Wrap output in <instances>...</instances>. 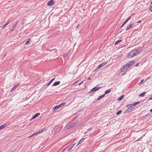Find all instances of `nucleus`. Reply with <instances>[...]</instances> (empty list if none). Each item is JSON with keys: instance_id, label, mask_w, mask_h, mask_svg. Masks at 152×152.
Returning <instances> with one entry per match:
<instances>
[{"instance_id": "1", "label": "nucleus", "mask_w": 152, "mask_h": 152, "mask_svg": "<svg viewBox=\"0 0 152 152\" xmlns=\"http://www.w3.org/2000/svg\"><path fill=\"white\" fill-rule=\"evenodd\" d=\"M142 50L141 49H135L131 51L128 55V57L131 58L134 56L140 53Z\"/></svg>"}, {"instance_id": "2", "label": "nucleus", "mask_w": 152, "mask_h": 152, "mask_svg": "<svg viewBox=\"0 0 152 152\" xmlns=\"http://www.w3.org/2000/svg\"><path fill=\"white\" fill-rule=\"evenodd\" d=\"M139 102H136L133 103L132 104H129L127 105L126 106V107L128 108V109H131V110L133 109V107L135 105H136Z\"/></svg>"}, {"instance_id": "3", "label": "nucleus", "mask_w": 152, "mask_h": 152, "mask_svg": "<svg viewBox=\"0 0 152 152\" xmlns=\"http://www.w3.org/2000/svg\"><path fill=\"white\" fill-rule=\"evenodd\" d=\"M129 68V67L127 65V64H126L121 68V72H123L127 70Z\"/></svg>"}, {"instance_id": "4", "label": "nucleus", "mask_w": 152, "mask_h": 152, "mask_svg": "<svg viewBox=\"0 0 152 152\" xmlns=\"http://www.w3.org/2000/svg\"><path fill=\"white\" fill-rule=\"evenodd\" d=\"M101 88V87H100L98 86H96L92 89L91 91L88 93H91L94 92L96 91L99 89Z\"/></svg>"}, {"instance_id": "5", "label": "nucleus", "mask_w": 152, "mask_h": 152, "mask_svg": "<svg viewBox=\"0 0 152 152\" xmlns=\"http://www.w3.org/2000/svg\"><path fill=\"white\" fill-rule=\"evenodd\" d=\"M77 122H74L69 124L67 127V129H70L75 126L77 124Z\"/></svg>"}, {"instance_id": "6", "label": "nucleus", "mask_w": 152, "mask_h": 152, "mask_svg": "<svg viewBox=\"0 0 152 152\" xmlns=\"http://www.w3.org/2000/svg\"><path fill=\"white\" fill-rule=\"evenodd\" d=\"M54 1L53 0H50L48 3L47 5L49 6H50L54 4Z\"/></svg>"}, {"instance_id": "7", "label": "nucleus", "mask_w": 152, "mask_h": 152, "mask_svg": "<svg viewBox=\"0 0 152 152\" xmlns=\"http://www.w3.org/2000/svg\"><path fill=\"white\" fill-rule=\"evenodd\" d=\"M134 61H129V62H128L127 64V65L128 66L129 68L130 67H131L132 65L134 64Z\"/></svg>"}, {"instance_id": "8", "label": "nucleus", "mask_w": 152, "mask_h": 152, "mask_svg": "<svg viewBox=\"0 0 152 152\" xmlns=\"http://www.w3.org/2000/svg\"><path fill=\"white\" fill-rule=\"evenodd\" d=\"M134 26V23H130V24L126 28V30H128L129 29Z\"/></svg>"}, {"instance_id": "9", "label": "nucleus", "mask_w": 152, "mask_h": 152, "mask_svg": "<svg viewBox=\"0 0 152 152\" xmlns=\"http://www.w3.org/2000/svg\"><path fill=\"white\" fill-rule=\"evenodd\" d=\"M107 63V62H105L102 63V64H100L98 67V69H100L101 67L104 66V65H105Z\"/></svg>"}, {"instance_id": "10", "label": "nucleus", "mask_w": 152, "mask_h": 152, "mask_svg": "<svg viewBox=\"0 0 152 152\" xmlns=\"http://www.w3.org/2000/svg\"><path fill=\"white\" fill-rule=\"evenodd\" d=\"M60 108V107L59 105L54 107L53 108V111H55L56 110H57L59 109Z\"/></svg>"}, {"instance_id": "11", "label": "nucleus", "mask_w": 152, "mask_h": 152, "mask_svg": "<svg viewBox=\"0 0 152 152\" xmlns=\"http://www.w3.org/2000/svg\"><path fill=\"white\" fill-rule=\"evenodd\" d=\"M40 115V113H36L32 118V119H33L34 118H36L37 117L39 116V115Z\"/></svg>"}, {"instance_id": "12", "label": "nucleus", "mask_w": 152, "mask_h": 152, "mask_svg": "<svg viewBox=\"0 0 152 152\" xmlns=\"http://www.w3.org/2000/svg\"><path fill=\"white\" fill-rule=\"evenodd\" d=\"M60 83V82L59 81L53 83L52 86H56L58 85Z\"/></svg>"}, {"instance_id": "13", "label": "nucleus", "mask_w": 152, "mask_h": 152, "mask_svg": "<svg viewBox=\"0 0 152 152\" xmlns=\"http://www.w3.org/2000/svg\"><path fill=\"white\" fill-rule=\"evenodd\" d=\"M85 139V138H82L80 140V141H79V142H78V143L77 144V145L80 144L81 143L83 142L84 141V140Z\"/></svg>"}, {"instance_id": "14", "label": "nucleus", "mask_w": 152, "mask_h": 152, "mask_svg": "<svg viewBox=\"0 0 152 152\" xmlns=\"http://www.w3.org/2000/svg\"><path fill=\"white\" fill-rule=\"evenodd\" d=\"M18 22V21L17 22V23L15 24L14 26H13V27L12 28L11 30V31L10 32H11L12 31H13V30L17 26V23Z\"/></svg>"}, {"instance_id": "15", "label": "nucleus", "mask_w": 152, "mask_h": 152, "mask_svg": "<svg viewBox=\"0 0 152 152\" xmlns=\"http://www.w3.org/2000/svg\"><path fill=\"white\" fill-rule=\"evenodd\" d=\"M7 125L6 124H4L0 126V129L6 127Z\"/></svg>"}, {"instance_id": "16", "label": "nucleus", "mask_w": 152, "mask_h": 152, "mask_svg": "<svg viewBox=\"0 0 152 152\" xmlns=\"http://www.w3.org/2000/svg\"><path fill=\"white\" fill-rule=\"evenodd\" d=\"M19 86V84H18L16 85H15L14 87H13L11 91H13L14 90Z\"/></svg>"}, {"instance_id": "17", "label": "nucleus", "mask_w": 152, "mask_h": 152, "mask_svg": "<svg viewBox=\"0 0 152 152\" xmlns=\"http://www.w3.org/2000/svg\"><path fill=\"white\" fill-rule=\"evenodd\" d=\"M55 78H54L52 79L50 81L49 83L47 84V86H49L52 82L53 81L55 80Z\"/></svg>"}, {"instance_id": "18", "label": "nucleus", "mask_w": 152, "mask_h": 152, "mask_svg": "<svg viewBox=\"0 0 152 152\" xmlns=\"http://www.w3.org/2000/svg\"><path fill=\"white\" fill-rule=\"evenodd\" d=\"M105 96V94H103V95H102L101 96H99L98 97V98H97V100H99V99H101V98H102V97H104Z\"/></svg>"}, {"instance_id": "19", "label": "nucleus", "mask_w": 152, "mask_h": 152, "mask_svg": "<svg viewBox=\"0 0 152 152\" xmlns=\"http://www.w3.org/2000/svg\"><path fill=\"white\" fill-rule=\"evenodd\" d=\"M110 91H111L110 89H108V90H107V91H105V94H105V95L106 94L110 92Z\"/></svg>"}, {"instance_id": "20", "label": "nucleus", "mask_w": 152, "mask_h": 152, "mask_svg": "<svg viewBox=\"0 0 152 152\" xmlns=\"http://www.w3.org/2000/svg\"><path fill=\"white\" fill-rule=\"evenodd\" d=\"M39 134V133L38 132V131H37L36 132H35V133H34L33 134H32L31 136H30L29 137H32L34 135H37V134Z\"/></svg>"}, {"instance_id": "21", "label": "nucleus", "mask_w": 152, "mask_h": 152, "mask_svg": "<svg viewBox=\"0 0 152 152\" xmlns=\"http://www.w3.org/2000/svg\"><path fill=\"white\" fill-rule=\"evenodd\" d=\"M124 95L121 96L120 97H119L118 100V101H120L122 100L124 98Z\"/></svg>"}, {"instance_id": "22", "label": "nucleus", "mask_w": 152, "mask_h": 152, "mask_svg": "<svg viewBox=\"0 0 152 152\" xmlns=\"http://www.w3.org/2000/svg\"><path fill=\"white\" fill-rule=\"evenodd\" d=\"M73 148V147L71 145L69 146V147L68 148V151H69L71 150Z\"/></svg>"}, {"instance_id": "23", "label": "nucleus", "mask_w": 152, "mask_h": 152, "mask_svg": "<svg viewBox=\"0 0 152 152\" xmlns=\"http://www.w3.org/2000/svg\"><path fill=\"white\" fill-rule=\"evenodd\" d=\"M146 93V92H144L142 93V94H140L139 96H141V97H142V96H144V94L145 93Z\"/></svg>"}, {"instance_id": "24", "label": "nucleus", "mask_w": 152, "mask_h": 152, "mask_svg": "<svg viewBox=\"0 0 152 152\" xmlns=\"http://www.w3.org/2000/svg\"><path fill=\"white\" fill-rule=\"evenodd\" d=\"M122 41V40H121V39H119V40H118L117 41L115 42V45H116L117 44L120 42H121V41Z\"/></svg>"}, {"instance_id": "25", "label": "nucleus", "mask_w": 152, "mask_h": 152, "mask_svg": "<svg viewBox=\"0 0 152 152\" xmlns=\"http://www.w3.org/2000/svg\"><path fill=\"white\" fill-rule=\"evenodd\" d=\"M65 104V102H63L60 104L59 105L60 106V107H61L64 105Z\"/></svg>"}, {"instance_id": "26", "label": "nucleus", "mask_w": 152, "mask_h": 152, "mask_svg": "<svg viewBox=\"0 0 152 152\" xmlns=\"http://www.w3.org/2000/svg\"><path fill=\"white\" fill-rule=\"evenodd\" d=\"M45 130V129H42L39 131H38V132L39 133H40L44 132Z\"/></svg>"}, {"instance_id": "27", "label": "nucleus", "mask_w": 152, "mask_h": 152, "mask_svg": "<svg viewBox=\"0 0 152 152\" xmlns=\"http://www.w3.org/2000/svg\"><path fill=\"white\" fill-rule=\"evenodd\" d=\"M122 112V111L121 110H120L119 111H118V112H117L116 113V115H119V114H120Z\"/></svg>"}, {"instance_id": "28", "label": "nucleus", "mask_w": 152, "mask_h": 152, "mask_svg": "<svg viewBox=\"0 0 152 152\" xmlns=\"http://www.w3.org/2000/svg\"><path fill=\"white\" fill-rule=\"evenodd\" d=\"M31 40V39H29L25 43V44L26 45H27L28 44L30 41Z\"/></svg>"}, {"instance_id": "29", "label": "nucleus", "mask_w": 152, "mask_h": 152, "mask_svg": "<svg viewBox=\"0 0 152 152\" xmlns=\"http://www.w3.org/2000/svg\"><path fill=\"white\" fill-rule=\"evenodd\" d=\"M11 21H10L9 22H8L7 23H6V24H4L3 26V28H4L5 26H7L8 24Z\"/></svg>"}, {"instance_id": "30", "label": "nucleus", "mask_w": 152, "mask_h": 152, "mask_svg": "<svg viewBox=\"0 0 152 152\" xmlns=\"http://www.w3.org/2000/svg\"><path fill=\"white\" fill-rule=\"evenodd\" d=\"M143 81H144L143 80H141L140 82L139 83V84L142 83H143Z\"/></svg>"}, {"instance_id": "31", "label": "nucleus", "mask_w": 152, "mask_h": 152, "mask_svg": "<svg viewBox=\"0 0 152 152\" xmlns=\"http://www.w3.org/2000/svg\"><path fill=\"white\" fill-rule=\"evenodd\" d=\"M149 9L152 12V6L150 7Z\"/></svg>"}, {"instance_id": "32", "label": "nucleus", "mask_w": 152, "mask_h": 152, "mask_svg": "<svg viewBox=\"0 0 152 152\" xmlns=\"http://www.w3.org/2000/svg\"><path fill=\"white\" fill-rule=\"evenodd\" d=\"M129 20H128V19H126V21H125V22L124 23V24H125Z\"/></svg>"}, {"instance_id": "33", "label": "nucleus", "mask_w": 152, "mask_h": 152, "mask_svg": "<svg viewBox=\"0 0 152 152\" xmlns=\"http://www.w3.org/2000/svg\"><path fill=\"white\" fill-rule=\"evenodd\" d=\"M92 128H90L88 129V130L89 131H91L92 130Z\"/></svg>"}, {"instance_id": "34", "label": "nucleus", "mask_w": 152, "mask_h": 152, "mask_svg": "<svg viewBox=\"0 0 152 152\" xmlns=\"http://www.w3.org/2000/svg\"><path fill=\"white\" fill-rule=\"evenodd\" d=\"M142 138L141 137H140V138H139L137 140V141H139L141 139H142Z\"/></svg>"}, {"instance_id": "35", "label": "nucleus", "mask_w": 152, "mask_h": 152, "mask_svg": "<svg viewBox=\"0 0 152 152\" xmlns=\"http://www.w3.org/2000/svg\"><path fill=\"white\" fill-rule=\"evenodd\" d=\"M141 20H139L138 22H137V23H140L141 22Z\"/></svg>"}, {"instance_id": "36", "label": "nucleus", "mask_w": 152, "mask_h": 152, "mask_svg": "<svg viewBox=\"0 0 152 152\" xmlns=\"http://www.w3.org/2000/svg\"><path fill=\"white\" fill-rule=\"evenodd\" d=\"M83 83V81H82L81 82H80L79 84V86H80L81 84Z\"/></svg>"}, {"instance_id": "37", "label": "nucleus", "mask_w": 152, "mask_h": 152, "mask_svg": "<svg viewBox=\"0 0 152 152\" xmlns=\"http://www.w3.org/2000/svg\"><path fill=\"white\" fill-rule=\"evenodd\" d=\"M75 143L73 144V145H71L72 146V147H73L75 145Z\"/></svg>"}, {"instance_id": "38", "label": "nucleus", "mask_w": 152, "mask_h": 152, "mask_svg": "<svg viewBox=\"0 0 152 152\" xmlns=\"http://www.w3.org/2000/svg\"><path fill=\"white\" fill-rule=\"evenodd\" d=\"M149 99V100H152V97H151Z\"/></svg>"}, {"instance_id": "39", "label": "nucleus", "mask_w": 152, "mask_h": 152, "mask_svg": "<svg viewBox=\"0 0 152 152\" xmlns=\"http://www.w3.org/2000/svg\"><path fill=\"white\" fill-rule=\"evenodd\" d=\"M131 18V16H130L128 19V20H129Z\"/></svg>"}, {"instance_id": "40", "label": "nucleus", "mask_w": 152, "mask_h": 152, "mask_svg": "<svg viewBox=\"0 0 152 152\" xmlns=\"http://www.w3.org/2000/svg\"><path fill=\"white\" fill-rule=\"evenodd\" d=\"M87 133V132H85L84 133V134H86Z\"/></svg>"}, {"instance_id": "41", "label": "nucleus", "mask_w": 152, "mask_h": 152, "mask_svg": "<svg viewBox=\"0 0 152 152\" xmlns=\"http://www.w3.org/2000/svg\"><path fill=\"white\" fill-rule=\"evenodd\" d=\"M91 79L90 78V77H89L88 78V80H90Z\"/></svg>"}, {"instance_id": "42", "label": "nucleus", "mask_w": 152, "mask_h": 152, "mask_svg": "<svg viewBox=\"0 0 152 152\" xmlns=\"http://www.w3.org/2000/svg\"><path fill=\"white\" fill-rule=\"evenodd\" d=\"M150 111L151 112H152V109L150 110Z\"/></svg>"}, {"instance_id": "43", "label": "nucleus", "mask_w": 152, "mask_h": 152, "mask_svg": "<svg viewBox=\"0 0 152 152\" xmlns=\"http://www.w3.org/2000/svg\"><path fill=\"white\" fill-rule=\"evenodd\" d=\"M124 24L122 25V26H121V28H122L123 26H124Z\"/></svg>"}, {"instance_id": "44", "label": "nucleus", "mask_w": 152, "mask_h": 152, "mask_svg": "<svg viewBox=\"0 0 152 152\" xmlns=\"http://www.w3.org/2000/svg\"><path fill=\"white\" fill-rule=\"evenodd\" d=\"M138 65V64H137L136 65H135V66H137Z\"/></svg>"}, {"instance_id": "45", "label": "nucleus", "mask_w": 152, "mask_h": 152, "mask_svg": "<svg viewBox=\"0 0 152 152\" xmlns=\"http://www.w3.org/2000/svg\"><path fill=\"white\" fill-rule=\"evenodd\" d=\"M97 70V69H96L94 70V72H95V71H96Z\"/></svg>"}, {"instance_id": "46", "label": "nucleus", "mask_w": 152, "mask_h": 152, "mask_svg": "<svg viewBox=\"0 0 152 152\" xmlns=\"http://www.w3.org/2000/svg\"><path fill=\"white\" fill-rule=\"evenodd\" d=\"M79 25H78V26H77V28H78L79 27Z\"/></svg>"}, {"instance_id": "47", "label": "nucleus", "mask_w": 152, "mask_h": 152, "mask_svg": "<svg viewBox=\"0 0 152 152\" xmlns=\"http://www.w3.org/2000/svg\"><path fill=\"white\" fill-rule=\"evenodd\" d=\"M128 112V110H127V111H126V112L127 113V112Z\"/></svg>"}, {"instance_id": "48", "label": "nucleus", "mask_w": 152, "mask_h": 152, "mask_svg": "<svg viewBox=\"0 0 152 152\" xmlns=\"http://www.w3.org/2000/svg\"><path fill=\"white\" fill-rule=\"evenodd\" d=\"M151 4H152V1L151 2Z\"/></svg>"}, {"instance_id": "49", "label": "nucleus", "mask_w": 152, "mask_h": 152, "mask_svg": "<svg viewBox=\"0 0 152 152\" xmlns=\"http://www.w3.org/2000/svg\"><path fill=\"white\" fill-rule=\"evenodd\" d=\"M55 129V128L53 129V130Z\"/></svg>"}]
</instances>
